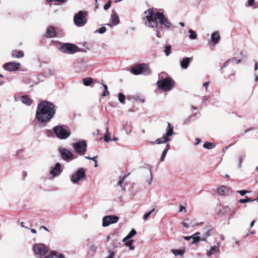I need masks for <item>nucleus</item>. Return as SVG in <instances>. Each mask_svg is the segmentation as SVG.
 Returning <instances> with one entry per match:
<instances>
[{
    "label": "nucleus",
    "instance_id": "f03ea898",
    "mask_svg": "<svg viewBox=\"0 0 258 258\" xmlns=\"http://www.w3.org/2000/svg\"><path fill=\"white\" fill-rule=\"evenodd\" d=\"M55 114V105L51 102L43 101L37 105L35 118L40 124L45 125Z\"/></svg>",
    "mask_w": 258,
    "mask_h": 258
},
{
    "label": "nucleus",
    "instance_id": "4d7b16f0",
    "mask_svg": "<svg viewBox=\"0 0 258 258\" xmlns=\"http://www.w3.org/2000/svg\"><path fill=\"white\" fill-rule=\"evenodd\" d=\"M184 210L185 211H186V208L185 207L183 206H181L180 207V209H179V212H181L182 211Z\"/></svg>",
    "mask_w": 258,
    "mask_h": 258
},
{
    "label": "nucleus",
    "instance_id": "f704fd0d",
    "mask_svg": "<svg viewBox=\"0 0 258 258\" xmlns=\"http://www.w3.org/2000/svg\"><path fill=\"white\" fill-rule=\"evenodd\" d=\"M102 86L104 89V92L102 94V96L105 97L108 95L109 94V91H108V87L106 84H103Z\"/></svg>",
    "mask_w": 258,
    "mask_h": 258
},
{
    "label": "nucleus",
    "instance_id": "bb28decb",
    "mask_svg": "<svg viewBox=\"0 0 258 258\" xmlns=\"http://www.w3.org/2000/svg\"><path fill=\"white\" fill-rule=\"evenodd\" d=\"M170 145L169 144H167L166 146L165 149L163 150L162 152V155L161 156L160 160L161 162H163L164 161L165 158L166 157V155L167 154V152L170 149Z\"/></svg>",
    "mask_w": 258,
    "mask_h": 258
},
{
    "label": "nucleus",
    "instance_id": "2eb2a0df",
    "mask_svg": "<svg viewBox=\"0 0 258 258\" xmlns=\"http://www.w3.org/2000/svg\"><path fill=\"white\" fill-rule=\"evenodd\" d=\"M61 172L60 163H56L55 166L50 170V174L54 177L59 175Z\"/></svg>",
    "mask_w": 258,
    "mask_h": 258
},
{
    "label": "nucleus",
    "instance_id": "f257e3e1",
    "mask_svg": "<svg viewBox=\"0 0 258 258\" xmlns=\"http://www.w3.org/2000/svg\"><path fill=\"white\" fill-rule=\"evenodd\" d=\"M145 15L144 21L146 25L153 29L156 36L159 38L161 37L163 35L162 25L167 29L172 26L163 13L155 12L152 9H149L145 12Z\"/></svg>",
    "mask_w": 258,
    "mask_h": 258
},
{
    "label": "nucleus",
    "instance_id": "393cba45",
    "mask_svg": "<svg viewBox=\"0 0 258 258\" xmlns=\"http://www.w3.org/2000/svg\"><path fill=\"white\" fill-rule=\"evenodd\" d=\"M200 234V233L199 232H197L194 235H191V238L193 239L192 242H191V244H195L201 241V237L199 236Z\"/></svg>",
    "mask_w": 258,
    "mask_h": 258
},
{
    "label": "nucleus",
    "instance_id": "09e8293b",
    "mask_svg": "<svg viewBox=\"0 0 258 258\" xmlns=\"http://www.w3.org/2000/svg\"><path fill=\"white\" fill-rule=\"evenodd\" d=\"M231 61V59H228L227 60L224 64L222 66V67L220 69V70H221L222 69L224 68H226L227 67L229 63V62Z\"/></svg>",
    "mask_w": 258,
    "mask_h": 258
},
{
    "label": "nucleus",
    "instance_id": "338daca9",
    "mask_svg": "<svg viewBox=\"0 0 258 258\" xmlns=\"http://www.w3.org/2000/svg\"><path fill=\"white\" fill-rule=\"evenodd\" d=\"M254 223H255V221H254V220L252 221L251 222L250 225V228H252V226L254 225Z\"/></svg>",
    "mask_w": 258,
    "mask_h": 258
},
{
    "label": "nucleus",
    "instance_id": "c85d7f7f",
    "mask_svg": "<svg viewBox=\"0 0 258 258\" xmlns=\"http://www.w3.org/2000/svg\"><path fill=\"white\" fill-rule=\"evenodd\" d=\"M83 84L86 86H90L93 81V79L91 78H86L83 80Z\"/></svg>",
    "mask_w": 258,
    "mask_h": 258
},
{
    "label": "nucleus",
    "instance_id": "680f3d73",
    "mask_svg": "<svg viewBox=\"0 0 258 258\" xmlns=\"http://www.w3.org/2000/svg\"><path fill=\"white\" fill-rule=\"evenodd\" d=\"M258 69V62H255L254 64V71H256Z\"/></svg>",
    "mask_w": 258,
    "mask_h": 258
},
{
    "label": "nucleus",
    "instance_id": "9d476101",
    "mask_svg": "<svg viewBox=\"0 0 258 258\" xmlns=\"http://www.w3.org/2000/svg\"><path fill=\"white\" fill-rule=\"evenodd\" d=\"M73 147L76 153L80 155H84L87 151V144L85 141H79L74 143Z\"/></svg>",
    "mask_w": 258,
    "mask_h": 258
},
{
    "label": "nucleus",
    "instance_id": "aec40b11",
    "mask_svg": "<svg viewBox=\"0 0 258 258\" xmlns=\"http://www.w3.org/2000/svg\"><path fill=\"white\" fill-rule=\"evenodd\" d=\"M110 21L112 23V25L115 26L119 24V20L118 16L116 15L115 12H113L111 15V17L110 19Z\"/></svg>",
    "mask_w": 258,
    "mask_h": 258
},
{
    "label": "nucleus",
    "instance_id": "3c124183",
    "mask_svg": "<svg viewBox=\"0 0 258 258\" xmlns=\"http://www.w3.org/2000/svg\"><path fill=\"white\" fill-rule=\"evenodd\" d=\"M125 178V176H124L122 179H121L119 181H118V185H119L121 187L122 186V184L124 182V179Z\"/></svg>",
    "mask_w": 258,
    "mask_h": 258
},
{
    "label": "nucleus",
    "instance_id": "473e14b6",
    "mask_svg": "<svg viewBox=\"0 0 258 258\" xmlns=\"http://www.w3.org/2000/svg\"><path fill=\"white\" fill-rule=\"evenodd\" d=\"M171 46L170 45H166L165 47H164V53L165 54V55L168 56L170 55V54L171 53Z\"/></svg>",
    "mask_w": 258,
    "mask_h": 258
},
{
    "label": "nucleus",
    "instance_id": "052dcab7",
    "mask_svg": "<svg viewBox=\"0 0 258 258\" xmlns=\"http://www.w3.org/2000/svg\"><path fill=\"white\" fill-rule=\"evenodd\" d=\"M196 141H197V143H196V145H198V144H199L201 143V139L200 138H196Z\"/></svg>",
    "mask_w": 258,
    "mask_h": 258
},
{
    "label": "nucleus",
    "instance_id": "603ef678",
    "mask_svg": "<svg viewBox=\"0 0 258 258\" xmlns=\"http://www.w3.org/2000/svg\"><path fill=\"white\" fill-rule=\"evenodd\" d=\"M254 1L255 0H248V2H247L248 6H249V7L252 6L254 4Z\"/></svg>",
    "mask_w": 258,
    "mask_h": 258
},
{
    "label": "nucleus",
    "instance_id": "e433bc0d",
    "mask_svg": "<svg viewBox=\"0 0 258 258\" xmlns=\"http://www.w3.org/2000/svg\"><path fill=\"white\" fill-rule=\"evenodd\" d=\"M254 201H255V200H251L250 198L246 196L245 199L239 200V202L241 204H244L247 202H251Z\"/></svg>",
    "mask_w": 258,
    "mask_h": 258
},
{
    "label": "nucleus",
    "instance_id": "864d4df0",
    "mask_svg": "<svg viewBox=\"0 0 258 258\" xmlns=\"http://www.w3.org/2000/svg\"><path fill=\"white\" fill-rule=\"evenodd\" d=\"M210 84V82H206L203 84V86L206 88V91H207L208 87L209 86Z\"/></svg>",
    "mask_w": 258,
    "mask_h": 258
},
{
    "label": "nucleus",
    "instance_id": "37998d69",
    "mask_svg": "<svg viewBox=\"0 0 258 258\" xmlns=\"http://www.w3.org/2000/svg\"><path fill=\"white\" fill-rule=\"evenodd\" d=\"M243 157L242 155H240L238 157V167H241Z\"/></svg>",
    "mask_w": 258,
    "mask_h": 258
},
{
    "label": "nucleus",
    "instance_id": "f3484780",
    "mask_svg": "<svg viewBox=\"0 0 258 258\" xmlns=\"http://www.w3.org/2000/svg\"><path fill=\"white\" fill-rule=\"evenodd\" d=\"M47 36L49 38H53L56 36V33L54 27L49 26L47 30Z\"/></svg>",
    "mask_w": 258,
    "mask_h": 258
},
{
    "label": "nucleus",
    "instance_id": "ddd939ff",
    "mask_svg": "<svg viewBox=\"0 0 258 258\" xmlns=\"http://www.w3.org/2000/svg\"><path fill=\"white\" fill-rule=\"evenodd\" d=\"M119 217L117 216L109 215L103 217L102 226L104 227H107L110 224L116 223L118 222Z\"/></svg>",
    "mask_w": 258,
    "mask_h": 258
},
{
    "label": "nucleus",
    "instance_id": "774afa93",
    "mask_svg": "<svg viewBox=\"0 0 258 258\" xmlns=\"http://www.w3.org/2000/svg\"><path fill=\"white\" fill-rule=\"evenodd\" d=\"M31 231L33 233H36L37 232L36 230L34 229H32Z\"/></svg>",
    "mask_w": 258,
    "mask_h": 258
},
{
    "label": "nucleus",
    "instance_id": "39448f33",
    "mask_svg": "<svg viewBox=\"0 0 258 258\" xmlns=\"http://www.w3.org/2000/svg\"><path fill=\"white\" fill-rule=\"evenodd\" d=\"M131 72L134 75L144 74L149 75L151 73V70L147 64H138L131 69Z\"/></svg>",
    "mask_w": 258,
    "mask_h": 258
},
{
    "label": "nucleus",
    "instance_id": "bf43d9fd",
    "mask_svg": "<svg viewBox=\"0 0 258 258\" xmlns=\"http://www.w3.org/2000/svg\"><path fill=\"white\" fill-rule=\"evenodd\" d=\"M231 146V145H229V146H227L226 147H225V148L223 149L222 150V152L223 153H225L226 151L228 150V149Z\"/></svg>",
    "mask_w": 258,
    "mask_h": 258
},
{
    "label": "nucleus",
    "instance_id": "69168bd1",
    "mask_svg": "<svg viewBox=\"0 0 258 258\" xmlns=\"http://www.w3.org/2000/svg\"><path fill=\"white\" fill-rule=\"evenodd\" d=\"M193 117L192 115H190L189 116L187 119L185 120V122L186 123L187 121H189L190 120V119Z\"/></svg>",
    "mask_w": 258,
    "mask_h": 258
},
{
    "label": "nucleus",
    "instance_id": "4be33fe9",
    "mask_svg": "<svg viewBox=\"0 0 258 258\" xmlns=\"http://www.w3.org/2000/svg\"><path fill=\"white\" fill-rule=\"evenodd\" d=\"M24 55L23 52L21 50H13L12 52V56L14 58H22Z\"/></svg>",
    "mask_w": 258,
    "mask_h": 258
},
{
    "label": "nucleus",
    "instance_id": "4468645a",
    "mask_svg": "<svg viewBox=\"0 0 258 258\" xmlns=\"http://www.w3.org/2000/svg\"><path fill=\"white\" fill-rule=\"evenodd\" d=\"M21 66L20 63L15 61L9 62L3 65V69L7 71L13 72L18 70Z\"/></svg>",
    "mask_w": 258,
    "mask_h": 258
},
{
    "label": "nucleus",
    "instance_id": "412c9836",
    "mask_svg": "<svg viewBox=\"0 0 258 258\" xmlns=\"http://www.w3.org/2000/svg\"><path fill=\"white\" fill-rule=\"evenodd\" d=\"M219 251V247L218 246H211V248L207 251L206 254L207 256L210 257L212 254H215Z\"/></svg>",
    "mask_w": 258,
    "mask_h": 258
},
{
    "label": "nucleus",
    "instance_id": "ea45409f",
    "mask_svg": "<svg viewBox=\"0 0 258 258\" xmlns=\"http://www.w3.org/2000/svg\"><path fill=\"white\" fill-rule=\"evenodd\" d=\"M154 209H153L151 211L146 213L144 215V219L145 220H147L148 218V217L150 216V215L151 214V213L154 211Z\"/></svg>",
    "mask_w": 258,
    "mask_h": 258
},
{
    "label": "nucleus",
    "instance_id": "0eeeda50",
    "mask_svg": "<svg viewBox=\"0 0 258 258\" xmlns=\"http://www.w3.org/2000/svg\"><path fill=\"white\" fill-rule=\"evenodd\" d=\"M174 134L173 127L169 122H168V126L166 129V133L161 138L157 139L152 144H161L166 143L171 140L170 137Z\"/></svg>",
    "mask_w": 258,
    "mask_h": 258
},
{
    "label": "nucleus",
    "instance_id": "dca6fc26",
    "mask_svg": "<svg viewBox=\"0 0 258 258\" xmlns=\"http://www.w3.org/2000/svg\"><path fill=\"white\" fill-rule=\"evenodd\" d=\"M191 59L190 57H184L180 62L181 67L183 69H186Z\"/></svg>",
    "mask_w": 258,
    "mask_h": 258
},
{
    "label": "nucleus",
    "instance_id": "6ab92c4d",
    "mask_svg": "<svg viewBox=\"0 0 258 258\" xmlns=\"http://www.w3.org/2000/svg\"><path fill=\"white\" fill-rule=\"evenodd\" d=\"M220 39V36L218 31H215L212 34L211 39L214 44H217Z\"/></svg>",
    "mask_w": 258,
    "mask_h": 258
},
{
    "label": "nucleus",
    "instance_id": "c9c22d12",
    "mask_svg": "<svg viewBox=\"0 0 258 258\" xmlns=\"http://www.w3.org/2000/svg\"><path fill=\"white\" fill-rule=\"evenodd\" d=\"M125 96L121 93H119L118 94V100H119V101L122 103V104H124L125 103Z\"/></svg>",
    "mask_w": 258,
    "mask_h": 258
},
{
    "label": "nucleus",
    "instance_id": "79ce46f5",
    "mask_svg": "<svg viewBox=\"0 0 258 258\" xmlns=\"http://www.w3.org/2000/svg\"><path fill=\"white\" fill-rule=\"evenodd\" d=\"M53 131H52L51 130H45L44 131V133L46 135H47L48 137H50L53 135Z\"/></svg>",
    "mask_w": 258,
    "mask_h": 258
},
{
    "label": "nucleus",
    "instance_id": "20e7f679",
    "mask_svg": "<svg viewBox=\"0 0 258 258\" xmlns=\"http://www.w3.org/2000/svg\"><path fill=\"white\" fill-rule=\"evenodd\" d=\"M86 176V170L79 168L71 175L70 180L73 184H78L80 181L85 180Z\"/></svg>",
    "mask_w": 258,
    "mask_h": 258
},
{
    "label": "nucleus",
    "instance_id": "423d86ee",
    "mask_svg": "<svg viewBox=\"0 0 258 258\" xmlns=\"http://www.w3.org/2000/svg\"><path fill=\"white\" fill-rule=\"evenodd\" d=\"M157 85L159 89L164 91H167L171 90L174 85V81L169 78H166L157 82Z\"/></svg>",
    "mask_w": 258,
    "mask_h": 258
},
{
    "label": "nucleus",
    "instance_id": "7ed1b4c3",
    "mask_svg": "<svg viewBox=\"0 0 258 258\" xmlns=\"http://www.w3.org/2000/svg\"><path fill=\"white\" fill-rule=\"evenodd\" d=\"M88 12L86 11H79L74 16L73 21L74 24L78 27L84 26L87 23Z\"/></svg>",
    "mask_w": 258,
    "mask_h": 258
},
{
    "label": "nucleus",
    "instance_id": "b1692460",
    "mask_svg": "<svg viewBox=\"0 0 258 258\" xmlns=\"http://www.w3.org/2000/svg\"><path fill=\"white\" fill-rule=\"evenodd\" d=\"M153 179L152 171L151 169H149L147 171V175H146V182L148 184V185H151L152 183Z\"/></svg>",
    "mask_w": 258,
    "mask_h": 258
},
{
    "label": "nucleus",
    "instance_id": "6e6d98bb",
    "mask_svg": "<svg viewBox=\"0 0 258 258\" xmlns=\"http://www.w3.org/2000/svg\"><path fill=\"white\" fill-rule=\"evenodd\" d=\"M124 128H125V131H126V133H127V134H128V133H131V132L132 130H131V127H130V126L126 127H124Z\"/></svg>",
    "mask_w": 258,
    "mask_h": 258
},
{
    "label": "nucleus",
    "instance_id": "de8ad7c7",
    "mask_svg": "<svg viewBox=\"0 0 258 258\" xmlns=\"http://www.w3.org/2000/svg\"><path fill=\"white\" fill-rule=\"evenodd\" d=\"M237 192L239 193L241 196H243L249 192L248 190H238Z\"/></svg>",
    "mask_w": 258,
    "mask_h": 258
},
{
    "label": "nucleus",
    "instance_id": "72a5a7b5",
    "mask_svg": "<svg viewBox=\"0 0 258 258\" xmlns=\"http://www.w3.org/2000/svg\"><path fill=\"white\" fill-rule=\"evenodd\" d=\"M211 229H209L201 237V241H205L207 237H208L211 235Z\"/></svg>",
    "mask_w": 258,
    "mask_h": 258
},
{
    "label": "nucleus",
    "instance_id": "5701e85b",
    "mask_svg": "<svg viewBox=\"0 0 258 258\" xmlns=\"http://www.w3.org/2000/svg\"><path fill=\"white\" fill-rule=\"evenodd\" d=\"M228 189L225 186H221L217 189V192L219 195L225 196L228 192Z\"/></svg>",
    "mask_w": 258,
    "mask_h": 258
},
{
    "label": "nucleus",
    "instance_id": "cd10ccee",
    "mask_svg": "<svg viewBox=\"0 0 258 258\" xmlns=\"http://www.w3.org/2000/svg\"><path fill=\"white\" fill-rule=\"evenodd\" d=\"M171 251L175 256L182 255L185 253L183 249H172Z\"/></svg>",
    "mask_w": 258,
    "mask_h": 258
},
{
    "label": "nucleus",
    "instance_id": "a19ab883",
    "mask_svg": "<svg viewBox=\"0 0 258 258\" xmlns=\"http://www.w3.org/2000/svg\"><path fill=\"white\" fill-rule=\"evenodd\" d=\"M108 128L107 127L106 129V134H107V133H108ZM104 140L106 142H109L111 140V139L110 137H109L107 134H106L104 136Z\"/></svg>",
    "mask_w": 258,
    "mask_h": 258
},
{
    "label": "nucleus",
    "instance_id": "a211bd4d",
    "mask_svg": "<svg viewBox=\"0 0 258 258\" xmlns=\"http://www.w3.org/2000/svg\"><path fill=\"white\" fill-rule=\"evenodd\" d=\"M21 101L24 104L27 106H30L33 102V100L28 95L22 96Z\"/></svg>",
    "mask_w": 258,
    "mask_h": 258
},
{
    "label": "nucleus",
    "instance_id": "f8f14e48",
    "mask_svg": "<svg viewBox=\"0 0 258 258\" xmlns=\"http://www.w3.org/2000/svg\"><path fill=\"white\" fill-rule=\"evenodd\" d=\"M33 250L35 255H44L49 251V248L43 244H35L33 246Z\"/></svg>",
    "mask_w": 258,
    "mask_h": 258
},
{
    "label": "nucleus",
    "instance_id": "c03bdc74",
    "mask_svg": "<svg viewBox=\"0 0 258 258\" xmlns=\"http://www.w3.org/2000/svg\"><path fill=\"white\" fill-rule=\"evenodd\" d=\"M106 31V28L105 27H101L99 30L97 31V32H98L100 34H103Z\"/></svg>",
    "mask_w": 258,
    "mask_h": 258
},
{
    "label": "nucleus",
    "instance_id": "5fc2aeb1",
    "mask_svg": "<svg viewBox=\"0 0 258 258\" xmlns=\"http://www.w3.org/2000/svg\"><path fill=\"white\" fill-rule=\"evenodd\" d=\"M181 224L185 228H188V227H189V225H188V223L186 222H185V221H183L182 223H181Z\"/></svg>",
    "mask_w": 258,
    "mask_h": 258
},
{
    "label": "nucleus",
    "instance_id": "e2e57ef3",
    "mask_svg": "<svg viewBox=\"0 0 258 258\" xmlns=\"http://www.w3.org/2000/svg\"><path fill=\"white\" fill-rule=\"evenodd\" d=\"M97 156H94L93 157H92L91 160H93L94 162L97 161Z\"/></svg>",
    "mask_w": 258,
    "mask_h": 258
},
{
    "label": "nucleus",
    "instance_id": "2f4dec72",
    "mask_svg": "<svg viewBox=\"0 0 258 258\" xmlns=\"http://www.w3.org/2000/svg\"><path fill=\"white\" fill-rule=\"evenodd\" d=\"M133 241H134L133 240H129L124 243V245L128 247L131 250H134L135 249V246L132 245Z\"/></svg>",
    "mask_w": 258,
    "mask_h": 258
},
{
    "label": "nucleus",
    "instance_id": "c756f323",
    "mask_svg": "<svg viewBox=\"0 0 258 258\" xmlns=\"http://www.w3.org/2000/svg\"><path fill=\"white\" fill-rule=\"evenodd\" d=\"M215 147V145L213 143H210V142H206L204 143V144L203 145V147L204 148L208 149H213Z\"/></svg>",
    "mask_w": 258,
    "mask_h": 258
},
{
    "label": "nucleus",
    "instance_id": "a18cd8bd",
    "mask_svg": "<svg viewBox=\"0 0 258 258\" xmlns=\"http://www.w3.org/2000/svg\"><path fill=\"white\" fill-rule=\"evenodd\" d=\"M110 6H111V1H110L104 5L103 8L105 10H107L110 8Z\"/></svg>",
    "mask_w": 258,
    "mask_h": 258
},
{
    "label": "nucleus",
    "instance_id": "0e129e2a",
    "mask_svg": "<svg viewBox=\"0 0 258 258\" xmlns=\"http://www.w3.org/2000/svg\"><path fill=\"white\" fill-rule=\"evenodd\" d=\"M184 238L186 240H189L191 238V236H185L184 237Z\"/></svg>",
    "mask_w": 258,
    "mask_h": 258
},
{
    "label": "nucleus",
    "instance_id": "8fccbe9b",
    "mask_svg": "<svg viewBox=\"0 0 258 258\" xmlns=\"http://www.w3.org/2000/svg\"><path fill=\"white\" fill-rule=\"evenodd\" d=\"M50 2H58L61 4L66 3L68 0H49Z\"/></svg>",
    "mask_w": 258,
    "mask_h": 258
},
{
    "label": "nucleus",
    "instance_id": "6e6552de",
    "mask_svg": "<svg viewBox=\"0 0 258 258\" xmlns=\"http://www.w3.org/2000/svg\"><path fill=\"white\" fill-rule=\"evenodd\" d=\"M79 48L73 43H66L63 44L59 50L62 53L72 54L79 51Z\"/></svg>",
    "mask_w": 258,
    "mask_h": 258
},
{
    "label": "nucleus",
    "instance_id": "4c0bfd02",
    "mask_svg": "<svg viewBox=\"0 0 258 258\" xmlns=\"http://www.w3.org/2000/svg\"><path fill=\"white\" fill-rule=\"evenodd\" d=\"M185 221L188 223L189 226L194 227L195 226V224L194 222V220L193 219H191L188 218L185 219Z\"/></svg>",
    "mask_w": 258,
    "mask_h": 258
},
{
    "label": "nucleus",
    "instance_id": "9b49d317",
    "mask_svg": "<svg viewBox=\"0 0 258 258\" xmlns=\"http://www.w3.org/2000/svg\"><path fill=\"white\" fill-rule=\"evenodd\" d=\"M61 158L66 162H70L76 158L73 153L68 149L63 148L58 149Z\"/></svg>",
    "mask_w": 258,
    "mask_h": 258
},
{
    "label": "nucleus",
    "instance_id": "7c9ffc66",
    "mask_svg": "<svg viewBox=\"0 0 258 258\" xmlns=\"http://www.w3.org/2000/svg\"><path fill=\"white\" fill-rule=\"evenodd\" d=\"M189 35V37L191 39H195L197 37V34L195 31L194 30L190 29L188 31Z\"/></svg>",
    "mask_w": 258,
    "mask_h": 258
},
{
    "label": "nucleus",
    "instance_id": "58836bf2",
    "mask_svg": "<svg viewBox=\"0 0 258 258\" xmlns=\"http://www.w3.org/2000/svg\"><path fill=\"white\" fill-rule=\"evenodd\" d=\"M136 231L134 229H132L130 233L126 235L130 239L136 234Z\"/></svg>",
    "mask_w": 258,
    "mask_h": 258
},
{
    "label": "nucleus",
    "instance_id": "13d9d810",
    "mask_svg": "<svg viewBox=\"0 0 258 258\" xmlns=\"http://www.w3.org/2000/svg\"><path fill=\"white\" fill-rule=\"evenodd\" d=\"M130 239L127 236H126L123 239H122V242H126V241H127L128 240H129Z\"/></svg>",
    "mask_w": 258,
    "mask_h": 258
},
{
    "label": "nucleus",
    "instance_id": "1a4fd4ad",
    "mask_svg": "<svg viewBox=\"0 0 258 258\" xmlns=\"http://www.w3.org/2000/svg\"><path fill=\"white\" fill-rule=\"evenodd\" d=\"M53 133L60 139H66L71 135L70 131L64 129L62 125L55 126L53 128Z\"/></svg>",
    "mask_w": 258,
    "mask_h": 258
},
{
    "label": "nucleus",
    "instance_id": "49530a36",
    "mask_svg": "<svg viewBox=\"0 0 258 258\" xmlns=\"http://www.w3.org/2000/svg\"><path fill=\"white\" fill-rule=\"evenodd\" d=\"M108 252H109V255L107 257H106L105 258H114V255H115L114 252L109 250L108 251Z\"/></svg>",
    "mask_w": 258,
    "mask_h": 258
},
{
    "label": "nucleus",
    "instance_id": "a878e982",
    "mask_svg": "<svg viewBox=\"0 0 258 258\" xmlns=\"http://www.w3.org/2000/svg\"><path fill=\"white\" fill-rule=\"evenodd\" d=\"M45 258H65L62 254L54 252H51Z\"/></svg>",
    "mask_w": 258,
    "mask_h": 258
}]
</instances>
